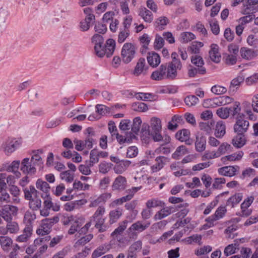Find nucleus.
<instances>
[{
  "label": "nucleus",
  "instance_id": "nucleus-62",
  "mask_svg": "<svg viewBox=\"0 0 258 258\" xmlns=\"http://www.w3.org/2000/svg\"><path fill=\"white\" fill-rule=\"evenodd\" d=\"M96 109L97 113L101 116L105 115L110 112V108L102 104H97L96 105Z\"/></svg>",
  "mask_w": 258,
  "mask_h": 258
},
{
  "label": "nucleus",
  "instance_id": "nucleus-16",
  "mask_svg": "<svg viewBox=\"0 0 258 258\" xmlns=\"http://www.w3.org/2000/svg\"><path fill=\"white\" fill-rule=\"evenodd\" d=\"M86 134H87L86 138L84 141L85 148L88 150L91 149L93 147L94 144H96V140L94 139L95 132L93 128L92 127H88L86 130Z\"/></svg>",
  "mask_w": 258,
  "mask_h": 258
},
{
  "label": "nucleus",
  "instance_id": "nucleus-64",
  "mask_svg": "<svg viewBox=\"0 0 258 258\" xmlns=\"http://www.w3.org/2000/svg\"><path fill=\"white\" fill-rule=\"evenodd\" d=\"M248 44L254 48L258 47V38L256 35L254 34L249 35L247 38Z\"/></svg>",
  "mask_w": 258,
  "mask_h": 258
},
{
  "label": "nucleus",
  "instance_id": "nucleus-25",
  "mask_svg": "<svg viewBox=\"0 0 258 258\" xmlns=\"http://www.w3.org/2000/svg\"><path fill=\"white\" fill-rule=\"evenodd\" d=\"M243 198L242 193H236L232 196L230 197L226 202V206L234 208L238 204Z\"/></svg>",
  "mask_w": 258,
  "mask_h": 258
},
{
  "label": "nucleus",
  "instance_id": "nucleus-52",
  "mask_svg": "<svg viewBox=\"0 0 258 258\" xmlns=\"http://www.w3.org/2000/svg\"><path fill=\"white\" fill-rule=\"evenodd\" d=\"M190 136V132L187 129H182L178 131L175 134L176 138L181 142L187 139Z\"/></svg>",
  "mask_w": 258,
  "mask_h": 258
},
{
  "label": "nucleus",
  "instance_id": "nucleus-14",
  "mask_svg": "<svg viewBox=\"0 0 258 258\" xmlns=\"http://www.w3.org/2000/svg\"><path fill=\"white\" fill-rule=\"evenodd\" d=\"M239 169L238 166H227L218 169V173L221 175L232 177L236 174Z\"/></svg>",
  "mask_w": 258,
  "mask_h": 258
},
{
  "label": "nucleus",
  "instance_id": "nucleus-7",
  "mask_svg": "<svg viewBox=\"0 0 258 258\" xmlns=\"http://www.w3.org/2000/svg\"><path fill=\"white\" fill-rule=\"evenodd\" d=\"M16 207L10 205H4L2 210H0V215L7 222L11 221L13 216L17 212Z\"/></svg>",
  "mask_w": 258,
  "mask_h": 258
},
{
  "label": "nucleus",
  "instance_id": "nucleus-37",
  "mask_svg": "<svg viewBox=\"0 0 258 258\" xmlns=\"http://www.w3.org/2000/svg\"><path fill=\"white\" fill-rule=\"evenodd\" d=\"M24 198L26 200H30L32 199V196H36L38 191L36 190L33 185H30L28 187H25L23 189Z\"/></svg>",
  "mask_w": 258,
  "mask_h": 258
},
{
  "label": "nucleus",
  "instance_id": "nucleus-35",
  "mask_svg": "<svg viewBox=\"0 0 258 258\" xmlns=\"http://www.w3.org/2000/svg\"><path fill=\"white\" fill-rule=\"evenodd\" d=\"M226 126L223 121H219L217 122L215 127V135L218 138H221L225 134Z\"/></svg>",
  "mask_w": 258,
  "mask_h": 258
},
{
  "label": "nucleus",
  "instance_id": "nucleus-34",
  "mask_svg": "<svg viewBox=\"0 0 258 258\" xmlns=\"http://www.w3.org/2000/svg\"><path fill=\"white\" fill-rule=\"evenodd\" d=\"M32 231L31 228L25 227L23 231V234L18 236L16 240L20 242H26L31 236Z\"/></svg>",
  "mask_w": 258,
  "mask_h": 258
},
{
  "label": "nucleus",
  "instance_id": "nucleus-24",
  "mask_svg": "<svg viewBox=\"0 0 258 258\" xmlns=\"http://www.w3.org/2000/svg\"><path fill=\"white\" fill-rule=\"evenodd\" d=\"M147 59L149 65L153 68L157 67L161 62L160 55L155 52H149Z\"/></svg>",
  "mask_w": 258,
  "mask_h": 258
},
{
  "label": "nucleus",
  "instance_id": "nucleus-54",
  "mask_svg": "<svg viewBox=\"0 0 258 258\" xmlns=\"http://www.w3.org/2000/svg\"><path fill=\"white\" fill-rule=\"evenodd\" d=\"M71 224L68 231V234L70 235L74 234L75 232H78V229L82 227L83 224L81 220H75Z\"/></svg>",
  "mask_w": 258,
  "mask_h": 258
},
{
  "label": "nucleus",
  "instance_id": "nucleus-18",
  "mask_svg": "<svg viewBox=\"0 0 258 258\" xmlns=\"http://www.w3.org/2000/svg\"><path fill=\"white\" fill-rule=\"evenodd\" d=\"M142 243L141 241H137L132 244L128 248L127 257L136 258L137 253L142 249Z\"/></svg>",
  "mask_w": 258,
  "mask_h": 258
},
{
  "label": "nucleus",
  "instance_id": "nucleus-43",
  "mask_svg": "<svg viewBox=\"0 0 258 258\" xmlns=\"http://www.w3.org/2000/svg\"><path fill=\"white\" fill-rule=\"evenodd\" d=\"M146 206L147 208L151 209L159 207H164L165 203L158 199H151L147 201Z\"/></svg>",
  "mask_w": 258,
  "mask_h": 258
},
{
  "label": "nucleus",
  "instance_id": "nucleus-4",
  "mask_svg": "<svg viewBox=\"0 0 258 258\" xmlns=\"http://www.w3.org/2000/svg\"><path fill=\"white\" fill-rule=\"evenodd\" d=\"M123 61L125 63L130 62L135 57L136 54L135 46L132 43L124 44L121 52Z\"/></svg>",
  "mask_w": 258,
  "mask_h": 258
},
{
  "label": "nucleus",
  "instance_id": "nucleus-15",
  "mask_svg": "<svg viewBox=\"0 0 258 258\" xmlns=\"http://www.w3.org/2000/svg\"><path fill=\"white\" fill-rule=\"evenodd\" d=\"M170 140L171 139L169 136H165L163 143L161 144L158 148L155 149V153L156 154H163L166 155L169 154L171 152V150L170 147L167 146V144L170 143Z\"/></svg>",
  "mask_w": 258,
  "mask_h": 258
},
{
  "label": "nucleus",
  "instance_id": "nucleus-61",
  "mask_svg": "<svg viewBox=\"0 0 258 258\" xmlns=\"http://www.w3.org/2000/svg\"><path fill=\"white\" fill-rule=\"evenodd\" d=\"M132 107L135 111L139 112H145L148 109L147 105L143 102L134 103Z\"/></svg>",
  "mask_w": 258,
  "mask_h": 258
},
{
  "label": "nucleus",
  "instance_id": "nucleus-36",
  "mask_svg": "<svg viewBox=\"0 0 258 258\" xmlns=\"http://www.w3.org/2000/svg\"><path fill=\"white\" fill-rule=\"evenodd\" d=\"M227 212L226 206H221L219 207L216 210L214 214L210 216V217L215 221L223 218Z\"/></svg>",
  "mask_w": 258,
  "mask_h": 258
},
{
  "label": "nucleus",
  "instance_id": "nucleus-3",
  "mask_svg": "<svg viewBox=\"0 0 258 258\" xmlns=\"http://www.w3.org/2000/svg\"><path fill=\"white\" fill-rule=\"evenodd\" d=\"M58 221L59 218L57 216L42 220L41 224L36 230L37 234L41 236H48V234L50 232L52 226Z\"/></svg>",
  "mask_w": 258,
  "mask_h": 258
},
{
  "label": "nucleus",
  "instance_id": "nucleus-38",
  "mask_svg": "<svg viewBox=\"0 0 258 258\" xmlns=\"http://www.w3.org/2000/svg\"><path fill=\"white\" fill-rule=\"evenodd\" d=\"M95 222V227L98 230L99 232H103L107 229V226L104 224L105 218L103 217L93 218Z\"/></svg>",
  "mask_w": 258,
  "mask_h": 258
},
{
  "label": "nucleus",
  "instance_id": "nucleus-26",
  "mask_svg": "<svg viewBox=\"0 0 258 258\" xmlns=\"http://www.w3.org/2000/svg\"><path fill=\"white\" fill-rule=\"evenodd\" d=\"M36 187L38 189L44 193V196L47 197L49 196V193L50 189V187L49 184L42 179H38L36 182Z\"/></svg>",
  "mask_w": 258,
  "mask_h": 258
},
{
  "label": "nucleus",
  "instance_id": "nucleus-58",
  "mask_svg": "<svg viewBox=\"0 0 258 258\" xmlns=\"http://www.w3.org/2000/svg\"><path fill=\"white\" fill-rule=\"evenodd\" d=\"M7 227L10 233H17L19 230L18 224L15 221H9L7 222Z\"/></svg>",
  "mask_w": 258,
  "mask_h": 258
},
{
  "label": "nucleus",
  "instance_id": "nucleus-51",
  "mask_svg": "<svg viewBox=\"0 0 258 258\" xmlns=\"http://www.w3.org/2000/svg\"><path fill=\"white\" fill-rule=\"evenodd\" d=\"M228 109H229L230 115L233 117L237 115H239L240 117H241V115H240L241 108L240 107V103L239 102H235L232 106L228 107Z\"/></svg>",
  "mask_w": 258,
  "mask_h": 258
},
{
  "label": "nucleus",
  "instance_id": "nucleus-32",
  "mask_svg": "<svg viewBox=\"0 0 258 258\" xmlns=\"http://www.w3.org/2000/svg\"><path fill=\"white\" fill-rule=\"evenodd\" d=\"M139 15L141 16L146 22L151 23L153 21V14L150 11L145 7L140 9Z\"/></svg>",
  "mask_w": 258,
  "mask_h": 258
},
{
  "label": "nucleus",
  "instance_id": "nucleus-50",
  "mask_svg": "<svg viewBox=\"0 0 258 258\" xmlns=\"http://www.w3.org/2000/svg\"><path fill=\"white\" fill-rule=\"evenodd\" d=\"M151 130L149 131H161L162 125L161 120L157 117H153L151 119Z\"/></svg>",
  "mask_w": 258,
  "mask_h": 258
},
{
  "label": "nucleus",
  "instance_id": "nucleus-49",
  "mask_svg": "<svg viewBox=\"0 0 258 258\" xmlns=\"http://www.w3.org/2000/svg\"><path fill=\"white\" fill-rule=\"evenodd\" d=\"M191 63L198 68H205L204 65V61L200 55L198 54L194 55L191 57Z\"/></svg>",
  "mask_w": 258,
  "mask_h": 258
},
{
  "label": "nucleus",
  "instance_id": "nucleus-13",
  "mask_svg": "<svg viewBox=\"0 0 258 258\" xmlns=\"http://www.w3.org/2000/svg\"><path fill=\"white\" fill-rule=\"evenodd\" d=\"M207 143L206 137L202 134L197 133L196 135L195 142V149L198 152H202L206 149Z\"/></svg>",
  "mask_w": 258,
  "mask_h": 258
},
{
  "label": "nucleus",
  "instance_id": "nucleus-9",
  "mask_svg": "<svg viewBox=\"0 0 258 258\" xmlns=\"http://www.w3.org/2000/svg\"><path fill=\"white\" fill-rule=\"evenodd\" d=\"M169 158L163 156H159L155 159V163L151 166V171L152 173L157 172L161 170L166 165V164L169 162Z\"/></svg>",
  "mask_w": 258,
  "mask_h": 258
},
{
  "label": "nucleus",
  "instance_id": "nucleus-23",
  "mask_svg": "<svg viewBox=\"0 0 258 258\" xmlns=\"http://www.w3.org/2000/svg\"><path fill=\"white\" fill-rule=\"evenodd\" d=\"M127 181L125 177L119 175L114 180L112 188L114 190H123L126 187Z\"/></svg>",
  "mask_w": 258,
  "mask_h": 258
},
{
  "label": "nucleus",
  "instance_id": "nucleus-63",
  "mask_svg": "<svg viewBox=\"0 0 258 258\" xmlns=\"http://www.w3.org/2000/svg\"><path fill=\"white\" fill-rule=\"evenodd\" d=\"M199 101L198 98L195 95L187 96L184 98L185 103L189 107L195 105Z\"/></svg>",
  "mask_w": 258,
  "mask_h": 258
},
{
  "label": "nucleus",
  "instance_id": "nucleus-21",
  "mask_svg": "<svg viewBox=\"0 0 258 258\" xmlns=\"http://www.w3.org/2000/svg\"><path fill=\"white\" fill-rule=\"evenodd\" d=\"M115 47V41L112 39H108L106 42L105 44L102 47V49L104 51V55H106L107 57H110L114 52Z\"/></svg>",
  "mask_w": 258,
  "mask_h": 258
},
{
  "label": "nucleus",
  "instance_id": "nucleus-42",
  "mask_svg": "<svg viewBox=\"0 0 258 258\" xmlns=\"http://www.w3.org/2000/svg\"><path fill=\"white\" fill-rule=\"evenodd\" d=\"M12 239L8 236L0 237V244L2 249L5 251H8L12 244Z\"/></svg>",
  "mask_w": 258,
  "mask_h": 258
},
{
  "label": "nucleus",
  "instance_id": "nucleus-6",
  "mask_svg": "<svg viewBox=\"0 0 258 258\" xmlns=\"http://www.w3.org/2000/svg\"><path fill=\"white\" fill-rule=\"evenodd\" d=\"M92 42L94 44V50L96 54L99 57L104 55V51L102 49L104 45L103 37L99 34H95L92 38Z\"/></svg>",
  "mask_w": 258,
  "mask_h": 258
},
{
  "label": "nucleus",
  "instance_id": "nucleus-55",
  "mask_svg": "<svg viewBox=\"0 0 258 258\" xmlns=\"http://www.w3.org/2000/svg\"><path fill=\"white\" fill-rule=\"evenodd\" d=\"M186 152V149L184 146H180L177 148L175 152L172 155V158L179 159L180 157L184 155Z\"/></svg>",
  "mask_w": 258,
  "mask_h": 258
},
{
  "label": "nucleus",
  "instance_id": "nucleus-8",
  "mask_svg": "<svg viewBox=\"0 0 258 258\" xmlns=\"http://www.w3.org/2000/svg\"><path fill=\"white\" fill-rule=\"evenodd\" d=\"M258 11V1L245 0L243 2L242 13L244 15L253 14Z\"/></svg>",
  "mask_w": 258,
  "mask_h": 258
},
{
  "label": "nucleus",
  "instance_id": "nucleus-53",
  "mask_svg": "<svg viewBox=\"0 0 258 258\" xmlns=\"http://www.w3.org/2000/svg\"><path fill=\"white\" fill-rule=\"evenodd\" d=\"M113 164L111 163L101 162L99 164V171L101 173L106 174L109 172Z\"/></svg>",
  "mask_w": 258,
  "mask_h": 258
},
{
  "label": "nucleus",
  "instance_id": "nucleus-59",
  "mask_svg": "<svg viewBox=\"0 0 258 258\" xmlns=\"http://www.w3.org/2000/svg\"><path fill=\"white\" fill-rule=\"evenodd\" d=\"M10 192L14 197L13 199L14 202L18 203L20 201L18 197L20 195V190L18 187L15 185H12L10 188Z\"/></svg>",
  "mask_w": 258,
  "mask_h": 258
},
{
  "label": "nucleus",
  "instance_id": "nucleus-17",
  "mask_svg": "<svg viewBox=\"0 0 258 258\" xmlns=\"http://www.w3.org/2000/svg\"><path fill=\"white\" fill-rule=\"evenodd\" d=\"M249 125L248 121L238 118L234 125V131L237 133L244 134L247 131Z\"/></svg>",
  "mask_w": 258,
  "mask_h": 258
},
{
  "label": "nucleus",
  "instance_id": "nucleus-5",
  "mask_svg": "<svg viewBox=\"0 0 258 258\" xmlns=\"http://www.w3.org/2000/svg\"><path fill=\"white\" fill-rule=\"evenodd\" d=\"M183 207L184 204H180L176 206H174L164 207L156 213L154 216V219L156 220H161L171 214L176 212L178 209L183 208Z\"/></svg>",
  "mask_w": 258,
  "mask_h": 258
},
{
  "label": "nucleus",
  "instance_id": "nucleus-22",
  "mask_svg": "<svg viewBox=\"0 0 258 258\" xmlns=\"http://www.w3.org/2000/svg\"><path fill=\"white\" fill-rule=\"evenodd\" d=\"M111 197L110 193L105 192L100 195L99 197L95 199H92L90 201L89 206L90 207H95L102 203H105L107 200Z\"/></svg>",
  "mask_w": 258,
  "mask_h": 258
},
{
  "label": "nucleus",
  "instance_id": "nucleus-33",
  "mask_svg": "<svg viewBox=\"0 0 258 258\" xmlns=\"http://www.w3.org/2000/svg\"><path fill=\"white\" fill-rule=\"evenodd\" d=\"M246 143V139L244 134L237 133L232 139V144L235 147L240 148L243 147Z\"/></svg>",
  "mask_w": 258,
  "mask_h": 258
},
{
  "label": "nucleus",
  "instance_id": "nucleus-30",
  "mask_svg": "<svg viewBox=\"0 0 258 258\" xmlns=\"http://www.w3.org/2000/svg\"><path fill=\"white\" fill-rule=\"evenodd\" d=\"M122 214V209L121 208H117L114 210H111L109 214V223L112 224L117 221Z\"/></svg>",
  "mask_w": 258,
  "mask_h": 258
},
{
  "label": "nucleus",
  "instance_id": "nucleus-46",
  "mask_svg": "<svg viewBox=\"0 0 258 258\" xmlns=\"http://www.w3.org/2000/svg\"><path fill=\"white\" fill-rule=\"evenodd\" d=\"M20 162L19 161H14L10 165H9L7 169V170L9 172H13L17 178L20 177L21 173L17 171L18 169Z\"/></svg>",
  "mask_w": 258,
  "mask_h": 258
},
{
  "label": "nucleus",
  "instance_id": "nucleus-28",
  "mask_svg": "<svg viewBox=\"0 0 258 258\" xmlns=\"http://www.w3.org/2000/svg\"><path fill=\"white\" fill-rule=\"evenodd\" d=\"M110 248V245L104 244L98 246L92 253V258H97L106 253Z\"/></svg>",
  "mask_w": 258,
  "mask_h": 258
},
{
  "label": "nucleus",
  "instance_id": "nucleus-20",
  "mask_svg": "<svg viewBox=\"0 0 258 258\" xmlns=\"http://www.w3.org/2000/svg\"><path fill=\"white\" fill-rule=\"evenodd\" d=\"M36 216L33 211H27L24 216L23 222L25 225V227H29L33 230V225Z\"/></svg>",
  "mask_w": 258,
  "mask_h": 258
},
{
  "label": "nucleus",
  "instance_id": "nucleus-47",
  "mask_svg": "<svg viewBox=\"0 0 258 258\" xmlns=\"http://www.w3.org/2000/svg\"><path fill=\"white\" fill-rule=\"evenodd\" d=\"M142 122L140 117H136L133 119V124L131 123V131L134 134L138 135L140 130Z\"/></svg>",
  "mask_w": 258,
  "mask_h": 258
},
{
  "label": "nucleus",
  "instance_id": "nucleus-27",
  "mask_svg": "<svg viewBox=\"0 0 258 258\" xmlns=\"http://www.w3.org/2000/svg\"><path fill=\"white\" fill-rule=\"evenodd\" d=\"M242 58L249 60L254 58L257 55V51L246 47H242L240 51Z\"/></svg>",
  "mask_w": 258,
  "mask_h": 258
},
{
  "label": "nucleus",
  "instance_id": "nucleus-44",
  "mask_svg": "<svg viewBox=\"0 0 258 258\" xmlns=\"http://www.w3.org/2000/svg\"><path fill=\"white\" fill-rule=\"evenodd\" d=\"M169 23V20L166 17H160L156 19L155 26L159 30L165 29V26Z\"/></svg>",
  "mask_w": 258,
  "mask_h": 258
},
{
  "label": "nucleus",
  "instance_id": "nucleus-41",
  "mask_svg": "<svg viewBox=\"0 0 258 258\" xmlns=\"http://www.w3.org/2000/svg\"><path fill=\"white\" fill-rule=\"evenodd\" d=\"M29 206L33 211H37L40 209L41 207V201L38 198L37 195L29 200Z\"/></svg>",
  "mask_w": 258,
  "mask_h": 258
},
{
  "label": "nucleus",
  "instance_id": "nucleus-19",
  "mask_svg": "<svg viewBox=\"0 0 258 258\" xmlns=\"http://www.w3.org/2000/svg\"><path fill=\"white\" fill-rule=\"evenodd\" d=\"M210 59L215 62L218 63L221 60V54L219 51V46L217 44H212L209 52Z\"/></svg>",
  "mask_w": 258,
  "mask_h": 258
},
{
  "label": "nucleus",
  "instance_id": "nucleus-39",
  "mask_svg": "<svg viewBox=\"0 0 258 258\" xmlns=\"http://www.w3.org/2000/svg\"><path fill=\"white\" fill-rule=\"evenodd\" d=\"M243 156V152L242 151H239L231 155L222 157L221 160L224 163L228 161H233L240 160Z\"/></svg>",
  "mask_w": 258,
  "mask_h": 258
},
{
  "label": "nucleus",
  "instance_id": "nucleus-11",
  "mask_svg": "<svg viewBox=\"0 0 258 258\" xmlns=\"http://www.w3.org/2000/svg\"><path fill=\"white\" fill-rule=\"evenodd\" d=\"M148 68V66L146 65L145 59L141 57L138 60L136 64L133 72V74L137 77L142 74L145 75Z\"/></svg>",
  "mask_w": 258,
  "mask_h": 258
},
{
  "label": "nucleus",
  "instance_id": "nucleus-12",
  "mask_svg": "<svg viewBox=\"0 0 258 258\" xmlns=\"http://www.w3.org/2000/svg\"><path fill=\"white\" fill-rule=\"evenodd\" d=\"M150 225V223L149 222H143L141 221H138L133 224L128 230L129 233L132 234L140 233L146 230Z\"/></svg>",
  "mask_w": 258,
  "mask_h": 258
},
{
  "label": "nucleus",
  "instance_id": "nucleus-2",
  "mask_svg": "<svg viewBox=\"0 0 258 258\" xmlns=\"http://www.w3.org/2000/svg\"><path fill=\"white\" fill-rule=\"evenodd\" d=\"M177 76V72L172 69L167 63L162 64L159 68L154 71L151 76L153 80L161 81L168 79L173 80Z\"/></svg>",
  "mask_w": 258,
  "mask_h": 258
},
{
  "label": "nucleus",
  "instance_id": "nucleus-29",
  "mask_svg": "<svg viewBox=\"0 0 258 258\" xmlns=\"http://www.w3.org/2000/svg\"><path fill=\"white\" fill-rule=\"evenodd\" d=\"M171 56L172 61L169 62L167 64L172 69H175V71L177 72V70H180L182 68V64L178 58V54L175 52H172Z\"/></svg>",
  "mask_w": 258,
  "mask_h": 258
},
{
  "label": "nucleus",
  "instance_id": "nucleus-48",
  "mask_svg": "<svg viewBox=\"0 0 258 258\" xmlns=\"http://www.w3.org/2000/svg\"><path fill=\"white\" fill-rule=\"evenodd\" d=\"M195 39V35L191 32H184L180 34L179 40L181 43H187Z\"/></svg>",
  "mask_w": 258,
  "mask_h": 258
},
{
  "label": "nucleus",
  "instance_id": "nucleus-56",
  "mask_svg": "<svg viewBox=\"0 0 258 258\" xmlns=\"http://www.w3.org/2000/svg\"><path fill=\"white\" fill-rule=\"evenodd\" d=\"M127 224V221L124 220L119 223V226L116 228L111 235L113 237L114 235H119L121 234L123 231L126 229Z\"/></svg>",
  "mask_w": 258,
  "mask_h": 258
},
{
  "label": "nucleus",
  "instance_id": "nucleus-10",
  "mask_svg": "<svg viewBox=\"0 0 258 258\" xmlns=\"http://www.w3.org/2000/svg\"><path fill=\"white\" fill-rule=\"evenodd\" d=\"M21 144L20 140L15 139L8 140L3 145V147L6 154L9 155L15 151Z\"/></svg>",
  "mask_w": 258,
  "mask_h": 258
},
{
  "label": "nucleus",
  "instance_id": "nucleus-40",
  "mask_svg": "<svg viewBox=\"0 0 258 258\" xmlns=\"http://www.w3.org/2000/svg\"><path fill=\"white\" fill-rule=\"evenodd\" d=\"M206 74V69L205 68H198L190 66V68L188 70V75L190 78L196 77L197 74L204 75Z\"/></svg>",
  "mask_w": 258,
  "mask_h": 258
},
{
  "label": "nucleus",
  "instance_id": "nucleus-57",
  "mask_svg": "<svg viewBox=\"0 0 258 258\" xmlns=\"http://www.w3.org/2000/svg\"><path fill=\"white\" fill-rule=\"evenodd\" d=\"M203 46V43L201 42H194L189 47L188 50L193 54H198L200 52V49Z\"/></svg>",
  "mask_w": 258,
  "mask_h": 258
},
{
  "label": "nucleus",
  "instance_id": "nucleus-1",
  "mask_svg": "<svg viewBox=\"0 0 258 258\" xmlns=\"http://www.w3.org/2000/svg\"><path fill=\"white\" fill-rule=\"evenodd\" d=\"M42 153L41 150H34L33 151V154L30 160L28 158H25L22 161L20 169L27 175L20 180L19 184L21 186L24 187L29 182L28 175L35 174L36 172V167H39L40 168L43 167V162L39 155Z\"/></svg>",
  "mask_w": 258,
  "mask_h": 258
},
{
  "label": "nucleus",
  "instance_id": "nucleus-31",
  "mask_svg": "<svg viewBox=\"0 0 258 258\" xmlns=\"http://www.w3.org/2000/svg\"><path fill=\"white\" fill-rule=\"evenodd\" d=\"M131 162L128 160H121L119 163L116 164L114 168L115 173L117 174H121L126 170L127 168L131 164Z\"/></svg>",
  "mask_w": 258,
  "mask_h": 258
},
{
  "label": "nucleus",
  "instance_id": "nucleus-45",
  "mask_svg": "<svg viewBox=\"0 0 258 258\" xmlns=\"http://www.w3.org/2000/svg\"><path fill=\"white\" fill-rule=\"evenodd\" d=\"M154 95L150 93L138 92L135 93V97L138 100H142L145 101H151L154 99Z\"/></svg>",
  "mask_w": 258,
  "mask_h": 258
},
{
  "label": "nucleus",
  "instance_id": "nucleus-60",
  "mask_svg": "<svg viewBox=\"0 0 258 258\" xmlns=\"http://www.w3.org/2000/svg\"><path fill=\"white\" fill-rule=\"evenodd\" d=\"M99 161L98 151L96 149H93L91 151L90 154V166H92L93 165Z\"/></svg>",
  "mask_w": 258,
  "mask_h": 258
}]
</instances>
